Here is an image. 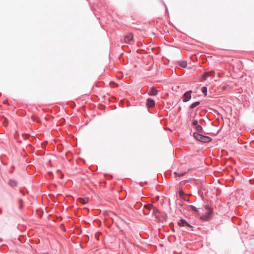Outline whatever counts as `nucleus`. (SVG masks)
Instances as JSON below:
<instances>
[{
  "label": "nucleus",
  "mask_w": 254,
  "mask_h": 254,
  "mask_svg": "<svg viewBox=\"0 0 254 254\" xmlns=\"http://www.w3.org/2000/svg\"><path fill=\"white\" fill-rule=\"evenodd\" d=\"M206 78H207V77L205 76L204 78V80H206Z\"/></svg>",
  "instance_id": "f704fd0d"
},
{
  "label": "nucleus",
  "mask_w": 254,
  "mask_h": 254,
  "mask_svg": "<svg viewBox=\"0 0 254 254\" xmlns=\"http://www.w3.org/2000/svg\"><path fill=\"white\" fill-rule=\"evenodd\" d=\"M80 246L81 248H82V249L83 248V247L82 246V245L81 244L80 245Z\"/></svg>",
  "instance_id": "c9c22d12"
},
{
  "label": "nucleus",
  "mask_w": 254,
  "mask_h": 254,
  "mask_svg": "<svg viewBox=\"0 0 254 254\" xmlns=\"http://www.w3.org/2000/svg\"><path fill=\"white\" fill-rule=\"evenodd\" d=\"M250 183H251V184H254V180H252V179H250Z\"/></svg>",
  "instance_id": "393cba45"
},
{
  "label": "nucleus",
  "mask_w": 254,
  "mask_h": 254,
  "mask_svg": "<svg viewBox=\"0 0 254 254\" xmlns=\"http://www.w3.org/2000/svg\"><path fill=\"white\" fill-rule=\"evenodd\" d=\"M178 224L181 227H187L190 228H192V226L185 219L181 218L180 220V222L178 223Z\"/></svg>",
  "instance_id": "423d86ee"
},
{
  "label": "nucleus",
  "mask_w": 254,
  "mask_h": 254,
  "mask_svg": "<svg viewBox=\"0 0 254 254\" xmlns=\"http://www.w3.org/2000/svg\"><path fill=\"white\" fill-rule=\"evenodd\" d=\"M193 137L197 140L203 143H207L210 142L212 139L206 135H204L200 133L194 132L193 133Z\"/></svg>",
  "instance_id": "f257e3e1"
},
{
  "label": "nucleus",
  "mask_w": 254,
  "mask_h": 254,
  "mask_svg": "<svg viewBox=\"0 0 254 254\" xmlns=\"http://www.w3.org/2000/svg\"><path fill=\"white\" fill-rule=\"evenodd\" d=\"M146 105L147 108H152L155 105V101L154 99L148 98L146 100Z\"/></svg>",
  "instance_id": "0eeeda50"
},
{
  "label": "nucleus",
  "mask_w": 254,
  "mask_h": 254,
  "mask_svg": "<svg viewBox=\"0 0 254 254\" xmlns=\"http://www.w3.org/2000/svg\"><path fill=\"white\" fill-rule=\"evenodd\" d=\"M189 207L190 208V209L192 211H194L195 212H198L197 209L194 205H190L189 206Z\"/></svg>",
  "instance_id": "2eb2a0df"
},
{
  "label": "nucleus",
  "mask_w": 254,
  "mask_h": 254,
  "mask_svg": "<svg viewBox=\"0 0 254 254\" xmlns=\"http://www.w3.org/2000/svg\"><path fill=\"white\" fill-rule=\"evenodd\" d=\"M140 185H141V186H143V183H140Z\"/></svg>",
  "instance_id": "e433bc0d"
},
{
  "label": "nucleus",
  "mask_w": 254,
  "mask_h": 254,
  "mask_svg": "<svg viewBox=\"0 0 254 254\" xmlns=\"http://www.w3.org/2000/svg\"><path fill=\"white\" fill-rule=\"evenodd\" d=\"M192 125L195 127V126L198 125V121L197 120H194L192 122Z\"/></svg>",
  "instance_id": "a211bd4d"
},
{
  "label": "nucleus",
  "mask_w": 254,
  "mask_h": 254,
  "mask_svg": "<svg viewBox=\"0 0 254 254\" xmlns=\"http://www.w3.org/2000/svg\"><path fill=\"white\" fill-rule=\"evenodd\" d=\"M200 104V102L199 101H196L190 104V108L191 110H193L196 107L199 105Z\"/></svg>",
  "instance_id": "9b49d317"
},
{
  "label": "nucleus",
  "mask_w": 254,
  "mask_h": 254,
  "mask_svg": "<svg viewBox=\"0 0 254 254\" xmlns=\"http://www.w3.org/2000/svg\"><path fill=\"white\" fill-rule=\"evenodd\" d=\"M13 173V170H10L9 171V173L12 174Z\"/></svg>",
  "instance_id": "7c9ffc66"
},
{
  "label": "nucleus",
  "mask_w": 254,
  "mask_h": 254,
  "mask_svg": "<svg viewBox=\"0 0 254 254\" xmlns=\"http://www.w3.org/2000/svg\"><path fill=\"white\" fill-rule=\"evenodd\" d=\"M195 129L197 131V133H200L203 131V128L202 127V126L200 125H198L196 126H195Z\"/></svg>",
  "instance_id": "f8f14e48"
},
{
  "label": "nucleus",
  "mask_w": 254,
  "mask_h": 254,
  "mask_svg": "<svg viewBox=\"0 0 254 254\" xmlns=\"http://www.w3.org/2000/svg\"><path fill=\"white\" fill-rule=\"evenodd\" d=\"M43 254H49L48 253H44Z\"/></svg>",
  "instance_id": "79ce46f5"
},
{
  "label": "nucleus",
  "mask_w": 254,
  "mask_h": 254,
  "mask_svg": "<svg viewBox=\"0 0 254 254\" xmlns=\"http://www.w3.org/2000/svg\"><path fill=\"white\" fill-rule=\"evenodd\" d=\"M60 171H61V170H57V172H60Z\"/></svg>",
  "instance_id": "a19ab883"
},
{
  "label": "nucleus",
  "mask_w": 254,
  "mask_h": 254,
  "mask_svg": "<svg viewBox=\"0 0 254 254\" xmlns=\"http://www.w3.org/2000/svg\"><path fill=\"white\" fill-rule=\"evenodd\" d=\"M48 175L50 177H52L53 176V174L52 172H49Z\"/></svg>",
  "instance_id": "5701e85b"
},
{
  "label": "nucleus",
  "mask_w": 254,
  "mask_h": 254,
  "mask_svg": "<svg viewBox=\"0 0 254 254\" xmlns=\"http://www.w3.org/2000/svg\"><path fill=\"white\" fill-rule=\"evenodd\" d=\"M213 126H214V125H213ZM218 125H217V124H216V125H215V127H217Z\"/></svg>",
  "instance_id": "58836bf2"
},
{
  "label": "nucleus",
  "mask_w": 254,
  "mask_h": 254,
  "mask_svg": "<svg viewBox=\"0 0 254 254\" xmlns=\"http://www.w3.org/2000/svg\"><path fill=\"white\" fill-rule=\"evenodd\" d=\"M125 42L129 45L133 44V35L132 33H129L126 35L124 37Z\"/></svg>",
  "instance_id": "39448f33"
},
{
  "label": "nucleus",
  "mask_w": 254,
  "mask_h": 254,
  "mask_svg": "<svg viewBox=\"0 0 254 254\" xmlns=\"http://www.w3.org/2000/svg\"><path fill=\"white\" fill-rule=\"evenodd\" d=\"M174 223H173V222L170 223V224H169L170 228L172 229V230L173 232H175V229H174Z\"/></svg>",
  "instance_id": "aec40b11"
},
{
  "label": "nucleus",
  "mask_w": 254,
  "mask_h": 254,
  "mask_svg": "<svg viewBox=\"0 0 254 254\" xmlns=\"http://www.w3.org/2000/svg\"><path fill=\"white\" fill-rule=\"evenodd\" d=\"M152 209V214L154 215L155 218L159 219V216L158 215V214L160 213V211L156 207H154V206Z\"/></svg>",
  "instance_id": "1a4fd4ad"
},
{
  "label": "nucleus",
  "mask_w": 254,
  "mask_h": 254,
  "mask_svg": "<svg viewBox=\"0 0 254 254\" xmlns=\"http://www.w3.org/2000/svg\"><path fill=\"white\" fill-rule=\"evenodd\" d=\"M22 205H20V206H19V209H22Z\"/></svg>",
  "instance_id": "473e14b6"
},
{
  "label": "nucleus",
  "mask_w": 254,
  "mask_h": 254,
  "mask_svg": "<svg viewBox=\"0 0 254 254\" xmlns=\"http://www.w3.org/2000/svg\"><path fill=\"white\" fill-rule=\"evenodd\" d=\"M165 12H166V13H168V10L167 9V6H166V7H165Z\"/></svg>",
  "instance_id": "bb28decb"
},
{
  "label": "nucleus",
  "mask_w": 254,
  "mask_h": 254,
  "mask_svg": "<svg viewBox=\"0 0 254 254\" xmlns=\"http://www.w3.org/2000/svg\"><path fill=\"white\" fill-rule=\"evenodd\" d=\"M174 174L178 177H182L185 176L186 174V172H175Z\"/></svg>",
  "instance_id": "ddd939ff"
},
{
  "label": "nucleus",
  "mask_w": 254,
  "mask_h": 254,
  "mask_svg": "<svg viewBox=\"0 0 254 254\" xmlns=\"http://www.w3.org/2000/svg\"><path fill=\"white\" fill-rule=\"evenodd\" d=\"M214 211L213 210H210L209 211H206L204 214L200 216V219L203 221H208L211 220L214 216Z\"/></svg>",
  "instance_id": "f03ea898"
},
{
  "label": "nucleus",
  "mask_w": 254,
  "mask_h": 254,
  "mask_svg": "<svg viewBox=\"0 0 254 254\" xmlns=\"http://www.w3.org/2000/svg\"><path fill=\"white\" fill-rule=\"evenodd\" d=\"M205 121L203 119H201L200 120H199V123L200 124H202V122H204Z\"/></svg>",
  "instance_id": "b1692460"
},
{
  "label": "nucleus",
  "mask_w": 254,
  "mask_h": 254,
  "mask_svg": "<svg viewBox=\"0 0 254 254\" xmlns=\"http://www.w3.org/2000/svg\"><path fill=\"white\" fill-rule=\"evenodd\" d=\"M62 177H61V178H63V177H64V175H63V174H62Z\"/></svg>",
  "instance_id": "ea45409f"
},
{
  "label": "nucleus",
  "mask_w": 254,
  "mask_h": 254,
  "mask_svg": "<svg viewBox=\"0 0 254 254\" xmlns=\"http://www.w3.org/2000/svg\"><path fill=\"white\" fill-rule=\"evenodd\" d=\"M17 143L21 144V143H22V141L21 140H17Z\"/></svg>",
  "instance_id": "cd10ccee"
},
{
  "label": "nucleus",
  "mask_w": 254,
  "mask_h": 254,
  "mask_svg": "<svg viewBox=\"0 0 254 254\" xmlns=\"http://www.w3.org/2000/svg\"><path fill=\"white\" fill-rule=\"evenodd\" d=\"M11 168L13 170H14V169H15V167H14V166H13V165H12V166H11Z\"/></svg>",
  "instance_id": "c756f323"
},
{
  "label": "nucleus",
  "mask_w": 254,
  "mask_h": 254,
  "mask_svg": "<svg viewBox=\"0 0 254 254\" xmlns=\"http://www.w3.org/2000/svg\"><path fill=\"white\" fill-rule=\"evenodd\" d=\"M2 213V210L1 208H0V214Z\"/></svg>",
  "instance_id": "72a5a7b5"
},
{
  "label": "nucleus",
  "mask_w": 254,
  "mask_h": 254,
  "mask_svg": "<svg viewBox=\"0 0 254 254\" xmlns=\"http://www.w3.org/2000/svg\"><path fill=\"white\" fill-rule=\"evenodd\" d=\"M215 71L214 70L210 71L208 73V75L209 76H215Z\"/></svg>",
  "instance_id": "6ab92c4d"
},
{
  "label": "nucleus",
  "mask_w": 254,
  "mask_h": 254,
  "mask_svg": "<svg viewBox=\"0 0 254 254\" xmlns=\"http://www.w3.org/2000/svg\"><path fill=\"white\" fill-rule=\"evenodd\" d=\"M180 65L183 68H185L187 66V63L186 61H182L180 64Z\"/></svg>",
  "instance_id": "4468645a"
},
{
  "label": "nucleus",
  "mask_w": 254,
  "mask_h": 254,
  "mask_svg": "<svg viewBox=\"0 0 254 254\" xmlns=\"http://www.w3.org/2000/svg\"><path fill=\"white\" fill-rule=\"evenodd\" d=\"M153 207L152 203H147L143 206V212L144 215H148L150 213L151 209Z\"/></svg>",
  "instance_id": "7ed1b4c3"
},
{
  "label": "nucleus",
  "mask_w": 254,
  "mask_h": 254,
  "mask_svg": "<svg viewBox=\"0 0 254 254\" xmlns=\"http://www.w3.org/2000/svg\"><path fill=\"white\" fill-rule=\"evenodd\" d=\"M201 92L202 93L205 94V95H207V88L206 86H203L201 88Z\"/></svg>",
  "instance_id": "dca6fc26"
},
{
  "label": "nucleus",
  "mask_w": 254,
  "mask_h": 254,
  "mask_svg": "<svg viewBox=\"0 0 254 254\" xmlns=\"http://www.w3.org/2000/svg\"><path fill=\"white\" fill-rule=\"evenodd\" d=\"M88 197L83 198V199H82V200L81 201V202L83 204H87L88 203Z\"/></svg>",
  "instance_id": "f3484780"
},
{
  "label": "nucleus",
  "mask_w": 254,
  "mask_h": 254,
  "mask_svg": "<svg viewBox=\"0 0 254 254\" xmlns=\"http://www.w3.org/2000/svg\"><path fill=\"white\" fill-rule=\"evenodd\" d=\"M192 91L189 90L184 93L182 97V100L184 102L190 101L191 98Z\"/></svg>",
  "instance_id": "20e7f679"
},
{
  "label": "nucleus",
  "mask_w": 254,
  "mask_h": 254,
  "mask_svg": "<svg viewBox=\"0 0 254 254\" xmlns=\"http://www.w3.org/2000/svg\"><path fill=\"white\" fill-rule=\"evenodd\" d=\"M204 208L207 210V211H209L210 210H213V207H210V206L208 205H206L204 207Z\"/></svg>",
  "instance_id": "4be33fe9"
},
{
  "label": "nucleus",
  "mask_w": 254,
  "mask_h": 254,
  "mask_svg": "<svg viewBox=\"0 0 254 254\" xmlns=\"http://www.w3.org/2000/svg\"><path fill=\"white\" fill-rule=\"evenodd\" d=\"M2 124L4 127H7L8 126V122L7 119H5L4 121L2 122Z\"/></svg>",
  "instance_id": "412c9836"
},
{
  "label": "nucleus",
  "mask_w": 254,
  "mask_h": 254,
  "mask_svg": "<svg viewBox=\"0 0 254 254\" xmlns=\"http://www.w3.org/2000/svg\"><path fill=\"white\" fill-rule=\"evenodd\" d=\"M159 91L154 87H152L150 90L148 92V95L150 96H155L157 95Z\"/></svg>",
  "instance_id": "6e6552de"
},
{
  "label": "nucleus",
  "mask_w": 254,
  "mask_h": 254,
  "mask_svg": "<svg viewBox=\"0 0 254 254\" xmlns=\"http://www.w3.org/2000/svg\"><path fill=\"white\" fill-rule=\"evenodd\" d=\"M163 4L164 6L166 7V5L164 1L163 2Z\"/></svg>",
  "instance_id": "2f4dec72"
},
{
  "label": "nucleus",
  "mask_w": 254,
  "mask_h": 254,
  "mask_svg": "<svg viewBox=\"0 0 254 254\" xmlns=\"http://www.w3.org/2000/svg\"><path fill=\"white\" fill-rule=\"evenodd\" d=\"M18 201L21 204H22L23 203V200L21 198L19 199Z\"/></svg>",
  "instance_id": "a878e982"
},
{
  "label": "nucleus",
  "mask_w": 254,
  "mask_h": 254,
  "mask_svg": "<svg viewBox=\"0 0 254 254\" xmlns=\"http://www.w3.org/2000/svg\"><path fill=\"white\" fill-rule=\"evenodd\" d=\"M213 126H214V125H213ZM218 125H217V124H216V125H215V127H217Z\"/></svg>",
  "instance_id": "4c0bfd02"
},
{
  "label": "nucleus",
  "mask_w": 254,
  "mask_h": 254,
  "mask_svg": "<svg viewBox=\"0 0 254 254\" xmlns=\"http://www.w3.org/2000/svg\"><path fill=\"white\" fill-rule=\"evenodd\" d=\"M8 184L12 188L16 187L17 186V183L16 181L12 179H10L8 181Z\"/></svg>",
  "instance_id": "9d476101"
},
{
  "label": "nucleus",
  "mask_w": 254,
  "mask_h": 254,
  "mask_svg": "<svg viewBox=\"0 0 254 254\" xmlns=\"http://www.w3.org/2000/svg\"><path fill=\"white\" fill-rule=\"evenodd\" d=\"M20 192L21 193H22V194H23V195H25L24 192H23V191H22V190H20Z\"/></svg>",
  "instance_id": "c85d7f7f"
}]
</instances>
